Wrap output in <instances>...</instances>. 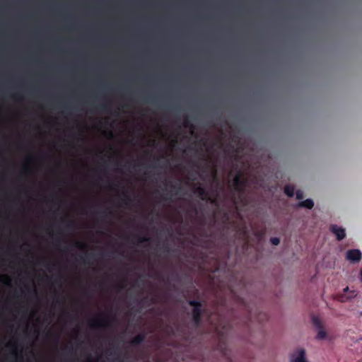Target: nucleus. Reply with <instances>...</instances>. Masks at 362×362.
Returning a JSON list of instances; mask_svg holds the SVG:
<instances>
[{"instance_id":"5","label":"nucleus","mask_w":362,"mask_h":362,"mask_svg":"<svg viewBox=\"0 0 362 362\" xmlns=\"http://www.w3.org/2000/svg\"><path fill=\"white\" fill-rule=\"evenodd\" d=\"M194 193L198 195L201 199L210 202L211 204L216 205V199H212L209 192L202 186H198L194 189Z\"/></svg>"},{"instance_id":"2","label":"nucleus","mask_w":362,"mask_h":362,"mask_svg":"<svg viewBox=\"0 0 362 362\" xmlns=\"http://www.w3.org/2000/svg\"><path fill=\"white\" fill-rule=\"evenodd\" d=\"M230 325L228 323L223 322V325L221 323L216 327V331L217 332L219 337V346L224 355H226V344L224 341L225 337L228 334L230 329Z\"/></svg>"},{"instance_id":"35","label":"nucleus","mask_w":362,"mask_h":362,"mask_svg":"<svg viewBox=\"0 0 362 362\" xmlns=\"http://www.w3.org/2000/svg\"><path fill=\"white\" fill-rule=\"evenodd\" d=\"M50 265H51V264L47 263V264H46V265H45V266L48 268V267H49V266H50Z\"/></svg>"},{"instance_id":"14","label":"nucleus","mask_w":362,"mask_h":362,"mask_svg":"<svg viewBox=\"0 0 362 362\" xmlns=\"http://www.w3.org/2000/svg\"><path fill=\"white\" fill-rule=\"evenodd\" d=\"M134 237L137 239V241L139 243H147L151 240V238L146 235H134Z\"/></svg>"},{"instance_id":"31","label":"nucleus","mask_w":362,"mask_h":362,"mask_svg":"<svg viewBox=\"0 0 362 362\" xmlns=\"http://www.w3.org/2000/svg\"><path fill=\"white\" fill-rule=\"evenodd\" d=\"M117 288H118V290H121V289H122L124 287H123L122 286L119 285V286H117Z\"/></svg>"},{"instance_id":"24","label":"nucleus","mask_w":362,"mask_h":362,"mask_svg":"<svg viewBox=\"0 0 362 362\" xmlns=\"http://www.w3.org/2000/svg\"><path fill=\"white\" fill-rule=\"evenodd\" d=\"M12 97L16 100L21 99V95L18 93L14 94Z\"/></svg>"},{"instance_id":"18","label":"nucleus","mask_w":362,"mask_h":362,"mask_svg":"<svg viewBox=\"0 0 362 362\" xmlns=\"http://www.w3.org/2000/svg\"><path fill=\"white\" fill-rule=\"evenodd\" d=\"M270 242L274 245H278L280 243V239L279 238L274 237L270 239Z\"/></svg>"},{"instance_id":"12","label":"nucleus","mask_w":362,"mask_h":362,"mask_svg":"<svg viewBox=\"0 0 362 362\" xmlns=\"http://www.w3.org/2000/svg\"><path fill=\"white\" fill-rule=\"evenodd\" d=\"M284 193L289 197H293L295 188L292 185H286L284 187Z\"/></svg>"},{"instance_id":"37","label":"nucleus","mask_w":362,"mask_h":362,"mask_svg":"<svg viewBox=\"0 0 362 362\" xmlns=\"http://www.w3.org/2000/svg\"><path fill=\"white\" fill-rule=\"evenodd\" d=\"M56 303H60V300H59V298H57V300H56Z\"/></svg>"},{"instance_id":"40","label":"nucleus","mask_w":362,"mask_h":362,"mask_svg":"<svg viewBox=\"0 0 362 362\" xmlns=\"http://www.w3.org/2000/svg\"><path fill=\"white\" fill-rule=\"evenodd\" d=\"M151 301H152V303H155V299H154V298H152V299H151Z\"/></svg>"},{"instance_id":"32","label":"nucleus","mask_w":362,"mask_h":362,"mask_svg":"<svg viewBox=\"0 0 362 362\" xmlns=\"http://www.w3.org/2000/svg\"><path fill=\"white\" fill-rule=\"evenodd\" d=\"M146 102H153V100H151L150 98H148V99L146 100Z\"/></svg>"},{"instance_id":"38","label":"nucleus","mask_w":362,"mask_h":362,"mask_svg":"<svg viewBox=\"0 0 362 362\" xmlns=\"http://www.w3.org/2000/svg\"><path fill=\"white\" fill-rule=\"evenodd\" d=\"M239 151H240V148L238 147L236 148V152H239Z\"/></svg>"},{"instance_id":"23","label":"nucleus","mask_w":362,"mask_h":362,"mask_svg":"<svg viewBox=\"0 0 362 362\" xmlns=\"http://www.w3.org/2000/svg\"><path fill=\"white\" fill-rule=\"evenodd\" d=\"M85 362H97V361L93 359L90 356H88Z\"/></svg>"},{"instance_id":"7","label":"nucleus","mask_w":362,"mask_h":362,"mask_svg":"<svg viewBox=\"0 0 362 362\" xmlns=\"http://www.w3.org/2000/svg\"><path fill=\"white\" fill-rule=\"evenodd\" d=\"M329 230L336 235L337 240L339 241L342 240L346 237L345 229L342 227L333 224L330 226Z\"/></svg>"},{"instance_id":"13","label":"nucleus","mask_w":362,"mask_h":362,"mask_svg":"<svg viewBox=\"0 0 362 362\" xmlns=\"http://www.w3.org/2000/svg\"><path fill=\"white\" fill-rule=\"evenodd\" d=\"M312 322L317 329L323 327L322 323L318 317L313 315L312 317Z\"/></svg>"},{"instance_id":"21","label":"nucleus","mask_w":362,"mask_h":362,"mask_svg":"<svg viewBox=\"0 0 362 362\" xmlns=\"http://www.w3.org/2000/svg\"><path fill=\"white\" fill-rule=\"evenodd\" d=\"M75 245H76V247H78V249H81V250H83L86 247L85 244L81 243H78V242L76 243Z\"/></svg>"},{"instance_id":"15","label":"nucleus","mask_w":362,"mask_h":362,"mask_svg":"<svg viewBox=\"0 0 362 362\" xmlns=\"http://www.w3.org/2000/svg\"><path fill=\"white\" fill-rule=\"evenodd\" d=\"M318 329V332H317V334L316 336V338L317 339H324L326 338L327 337V332L324 329V328H320V329Z\"/></svg>"},{"instance_id":"27","label":"nucleus","mask_w":362,"mask_h":362,"mask_svg":"<svg viewBox=\"0 0 362 362\" xmlns=\"http://www.w3.org/2000/svg\"><path fill=\"white\" fill-rule=\"evenodd\" d=\"M214 180H217V174H216V170H214Z\"/></svg>"},{"instance_id":"41","label":"nucleus","mask_w":362,"mask_h":362,"mask_svg":"<svg viewBox=\"0 0 362 362\" xmlns=\"http://www.w3.org/2000/svg\"><path fill=\"white\" fill-rule=\"evenodd\" d=\"M3 280V276H0V281Z\"/></svg>"},{"instance_id":"20","label":"nucleus","mask_w":362,"mask_h":362,"mask_svg":"<svg viewBox=\"0 0 362 362\" xmlns=\"http://www.w3.org/2000/svg\"><path fill=\"white\" fill-rule=\"evenodd\" d=\"M99 109L102 110L103 111H108V105L107 104H100L98 107Z\"/></svg>"},{"instance_id":"25","label":"nucleus","mask_w":362,"mask_h":362,"mask_svg":"<svg viewBox=\"0 0 362 362\" xmlns=\"http://www.w3.org/2000/svg\"><path fill=\"white\" fill-rule=\"evenodd\" d=\"M72 225H73V222L68 221V223L66 224V228H70L72 227Z\"/></svg>"},{"instance_id":"36","label":"nucleus","mask_w":362,"mask_h":362,"mask_svg":"<svg viewBox=\"0 0 362 362\" xmlns=\"http://www.w3.org/2000/svg\"><path fill=\"white\" fill-rule=\"evenodd\" d=\"M344 290L345 292L349 290V287L345 288Z\"/></svg>"},{"instance_id":"28","label":"nucleus","mask_w":362,"mask_h":362,"mask_svg":"<svg viewBox=\"0 0 362 362\" xmlns=\"http://www.w3.org/2000/svg\"><path fill=\"white\" fill-rule=\"evenodd\" d=\"M54 338H55L56 342H58L59 341V336L58 335H55Z\"/></svg>"},{"instance_id":"10","label":"nucleus","mask_w":362,"mask_h":362,"mask_svg":"<svg viewBox=\"0 0 362 362\" xmlns=\"http://www.w3.org/2000/svg\"><path fill=\"white\" fill-rule=\"evenodd\" d=\"M297 206L298 207L311 209L314 206V202L311 199H307L304 201H301V202H298Z\"/></svg>"},{"instance_id":"22","label":"nucleus","mask_w":362,"mask_h":362,"mask_svg":"<svg viewBox=\"0 0 362 362\" xmlns=\"http://www.w3.org/2000/svg\"><path fill=\"white\" fill-rule=\"evenodd\" d=\"M98 214H100L102 217L106 218L108 214H111V212L107 211H103L98 212Z\"/></svg>"},{"instance_id":"11","label":"nucleus","mask_w":362,"mask_h":362,"mask_svg":"<svg viewBox=\"0 0 362 362\" xmlns=\"http://www.w3.org/2000/svg\"><path fill=\"white\" fill-rule=\"evenodd\" d=\"M122 196L123 197L121 199L122 203L128 206L132 202V199L131 198L129 193L125 190L122 192Z\"/></svg>"},{"instance_id":"9","label":"nucleus","mask_w":362,"mask_h":362,"mask_svg":"<svg viewBox=\"0 0 362 362\" xmlns=\"http://www.w3.org/2000/svg\"><path fill=\"white\" fill-rule=\"evenodd\" d=\"M145 338H146L145 334H144V333L139 334L130 340L129 344L132 346H138L144 341Z\"/></svg>"},{"instance_id":"30","label":"nucleus","mask_w":362,"mask_h":362,"mask_svg":"<svg viewBox=\"0 0 362 362\" xmlns=\"http://www.w3.org/2000/svg\"><path fill=\"white\" fill-rule=\"evenodd\" d=\"M80 260H82L83 262H85V259H84V257H82V256H80Z\"/></svg>"},{"instance_id":"39","label":"nucleus","mask_w":362,"mask_h":362,"mask_svg":"<svg viewBox=\"0 0 362 362\" xmlns=\"http://www.w3.org/2000/svg\"><path fill=\"white\" fill-rule=\"evenodd\" d=\"M236 139H237V138H236L235 136H233V141H235L236 140Z\"/></svg>"},{"instance_id":"33","label":"nucleus","mask_w":362,"mask_h":362,"mask_svg":"<svg viewBox=\"0 0 362 362\" xmlns=\"http://www.w3.org/2000/svg\"><path fill=\"white\" fill-rule=\"evenodd\" d=\"M60 280H61V277H59L58 279H57L55 280V282H56V283H58V281H59Z\"/></svg>"},{"instance_id":"8","label":"nucleus","mask_w":362,"mask_h":362,"mask_svg":"<svg viewBox=\"0 0 362 362\" xmlns=\"http://www.w3.org/2000/svg\"><path fill=\"white\" fill-rule=\"evenodd\" d=\"M291 362H308L305 350L300 349L295 351L291 356Z\"/></svg>"},{"instance_id":"1","label":"nucleus","mask_w":362,"mask_h":362,"mask_svg":"<svg viewBox=\"0 0 362 362\" xmlns=\"http://www.w3.org/2000/svg\"><path fill=\"white\" fill-rule=\"evenodd\" d=\"M188 304L193 307L192 309V321L196 327L199 326L202 322V315L204 310L202 309V303L199 300H190Z\"/></svg>"},{"instance_id":"19","label":"nucleus","mask_w":362,"mask_h":362,"mask_svg":"<svg viewBox=\"0 0 362 362\" xmlns=\"http://www.w3.org/2000/svg\"><path fill=\"white\" fill-rule=\"evenodd\" d=\"M296 197L298 200L302 199L303 198V192L300 189L297 190L296 192Z\"/></svg>"},{"instance_id":"6","label":"nucleus","mask_w":362,"mask_h":362,"mask_svg":"<svg viewBox=\"0 0 362 362\" xmlns=\"http://www.w3.org/2000/svg\"><path fill=\"white\" fill-rule=\"evenodd\" d=\"M346 258L351 263H357L362 258V253L358 249H351L346 252Z\"/></svg>"},{"instance_id":"17","label":"nucleus","mask_w":362,"mask_h":362,"mask_svg":"<svg viewBox=\"0 0 362 362\" xmlns=\"http://www.w3.org/2000/svg\"><path fill=\"white\" fill-rule=\"evenodd\" d=\"M171 188L173 190L176 191V194H177L178 192L181 189V185L180 183L172 185H171Z\"/></svg>"},{"instance_id":"26","label":"nucleus","mask_w":362,"mask_h":362,"mask_svg":"<svg viewBox=\"0 0 362 362\" xmlns=\"http://www.w3.org/2000/svg\"><path fill=\"white\" fill-rule=\"evenodd\" d=\"M163 249H164L165 252H168L170 251V247L168 245L164 246Z\"/></svg>"},{"instance_id":"34","label":"nucleus","mask_w":362,"mask_h":362,"mask_svg":"<svg viewBox=\"0 0 362 362\" xmlns=\"http://www.w3.org/2000/svg\"><path fill=\"white\" fill-rule=\"evenodd\" d=\"M250 319H251V313H249V315H248V319H247V320H250Z\"/></svg>"},{"instance_id":"42","label":"nucleus","mask_w":362,"mask_h":362,"mask_svg":"<svg viewBox=\"0 0 362 362\" xmlns=\"http://www.w3.org/2000/svg\"><path fill=\"white\" fill-rule=\"evenodd\" d=\"M230 362H232V361H230Z\"/></svg>"},{"instance_id":"3","label":"nucleus","mask_w":362,"mask_h":362,"mask_svg":"<svg viewBox=\"0 0 362 362\" xmlns=\"http://www.w3.org/2000/svg\"><path fill=\"white\" fill-rule=\"evenodd\" d=\"M247 180L241 172H238L233 178V185L234 191L242 196L245 194Z\"/></svg>"},{"instance_id":"16","label":"nucleus","mask_w":362,"mask_h":362,"mask_svg":"<svg viewBox=\"0 0 362 362\" xmlns=\"http://www.w3.org/2000/svg\"><path fill=\"white\" fill-rule=\"evenodd\" d=\"M183 125L185 127H188V128H193V125L190 122V121L189 120L188 117H185V119H184V122H183Z\"/></svg>"},{"instance_id":"29","label":"nucleus","mask_w":362,"mask_h":362,"mask_svg":"<svg viewBox=\"0 0 362 362\" xmlns=\"http://www.w3.org/2000/svg\"><path fill=\"white\" fill-rule=\"evenodd\" d=\"M66 350H68L69 352L73 351V349L71 347L66 348Z\"/></svg>"},{"instance_id":"4","label":"nucleus","mask_w":362,"mask_h":362,"mask_svg":"<svg viewBox=\"0 0 362 362\" xmlns=\"http://www.w3.org/2000/svg\"><path fill=\"white\" fill-rule=\"evenodd\" d=\"M113 320V317L100 316L90 320L88 324L92 329L108 328L111 327V321Z\"/></svg>"}]
</instances>
